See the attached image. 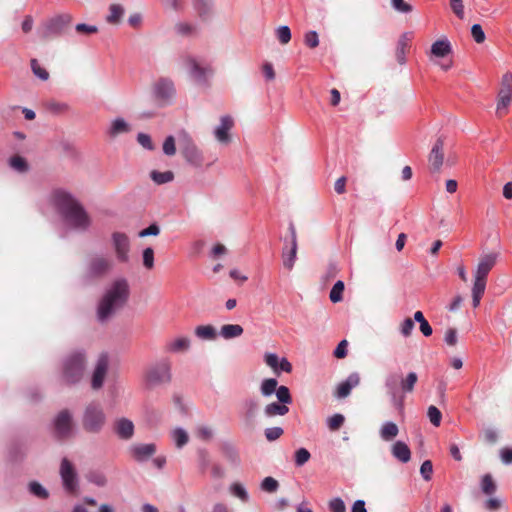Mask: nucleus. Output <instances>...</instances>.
Returning a JSON list of instances; mask_svg holds the SVG:
<instances>
[{
	"mask_svg": "<svg viewBox=\"0 0 512 512\" xmlns=\"http://www.w3.org/2000/svg\"><path fill=\"white\" fill-rule=\"evenodd\" d=\"M233 125V119L229 115L220 118V124L214 130V135L218 142L223 144L230 142L231 137L229 131L232 129Z\"/></svg>",
	"mask_w": 512,
	"mask_h": 512,
	"instance_id": "obj_19",
	"label": "nucleus"
},
{
	"mask_svg": "<svg viewBox=\"0 0 512 512\" xmlns=\"http://www.w3.org/2000/svg\"><path fill=\"white\" fill-rule=\"evenodd\" d=\"M512 101V73L506 72L501 79V87L498 92L497 110L498 116L506 113L508 106Z\"/></svg>",
	"mask_w": 512,
	"mask_h": 512,
	"instance_id": "obj_12",
	"label": "nucleus"
},
{
	"mask_svg": "<svg viewBox=\"0 0 512 512\" xmlns=\"http://www.w3.org/2000/svg\"><path fill=\"white\" fill-rule=\"evenodd\" d=\"M449 4L453 13L459 18H464V4L463 0H449Z\"/></svg>",
	"mask_w": 512,
	"mask_h": 512,
	"instance_id": "obj_62",
	"label": "nucleus"
},
{
	"mask_svg": "<svg viewBox=\"0 0 512 512\" xmlns=\"http://www.w3.org/2000/svg\"><path fill=\"white\" fill-rule=\"evenodd\" d=\"M398 426L391 421L385 422L380 429V437L384 441H390L398 435Z\"/></svg>",
	"mask_w": 512,
	"mask_h": 512,
	"instance_id": "obj_38",
	"label": "nucleus"
},
{
	"mask_svg": "<svg viewBox=\"0 0 512 512\" xmlns=\"http://www.w3.org/2000/svg\"><path fill=\"white\" fill-rule=\"evenodd\" d=\"M89 482L97 485L98 487H104L107 484V478L101 471H91L87 475Z\"/></svg>",
	"mask_w": 512,
	"mask_h": 512,
	"instance_id": "obj_47",
	"label": "nucleus"
},
{
	"mask_svg": "<svg viewBox=\"0 0 512 512\" xmlns=\"http://www.w3.org/2000/svg\"><path fill=\"white\" fill-rule=\"evenodd\" d=\"M275 393H276L278 402L283 403L285 405L292 403V396L290 394V390L288 387L283 386V385L279 386V387H277Z\"/></svg>",
	"mask_w": 512,
	"mask_h": 512,
	"instance_id": "obj_49",
	"label": "nucleus"
},
{
	"mask_svg": "<svg viewBox=\"0 0 512 512\" xmlns=\"http://www.w3.org/2000/svg\"><path fill=\"white\" fill-rule=\"evenodd\" d=\"M46 108L53 114L59 115L69 110L68 104L58 101H49L46 103Z\"/></svg>",
	"mask_w": 512,
	"mask_h": 512,
	"instance_id": "obj_48",
	"label": "nucleus"
},
{
	"mask_svg": "<svg viewBox=\"0 0 512 512\" xmlns=\"http://www.w3.org/2000/svg\"><path fill=\"white\" fill-rule=\"evenodd\" d=\"M392 455L402 463H407L411 458V451L408 445L397 441L392 446Z\"/></svg>",
	"mask_w": 512,
	"mask_h": 512,
	"instance_id": "obj_30",
	"label": "nucleus"
},
{
	"mask_svg": "<svg viewBox=\"0 0 512 512\" xmlns=\"http://www.w3.org/2000/svg\"><path fill=\"white\" fill-rule=\"evenodd\" d=\"M50 201L67 225L78 231H86L89 228L91 220L88 213L69 192L55 189L50 194Z\"/></svg>",
	"mask_w": 512,
	"mask_h": 512,
	"instance_id": "obj_2",
	"label": "nucleus"
},
{
	"mask_svg": "<svg viewBox=\"0 0 512 512\" xmlns=\"http://www.w3.org/2000/svg\"><path fill=\"white\" fill-rule=\"evenodd\" d=\"M451 52V44L447 39L437 40L431 46V54L438 58H443Z\"/></svg>",
	"mask_w": 512,
	"mask_h": 512,
	"instance_id": "obj_33",
	"label": "nucleus"
},
{
	"mask_svg": "<svg viewBox=\"0 0 512 512\" xmlns=\"http://www.w3.org/2000/svg\"><path fill=\"white\" fill-rule=\"evenodd\" d=\"M31 69L33 74L38 77L39 79L46 81L49 79V73L48 71L41 67L39 62L36 59L31 60Z\"/></svg>",
	"mask_w": 512,
	"mask_h": 512,
	"instance_id": "obj_52",
	"label": "nucleus"
},
{
	"mask_svg": "<svg viewBox=\"0 0 512 512\" xmlns=\"http://www.w3.org/2000/svg\"><path fill=\"white\" fill-rule=\"evenodd\" d=\"M178 144L181 154L189 164L195 167L202 165L203 154L186 131L178 133Z\"/></svg>",
	"mask_w": 512,
	"mask_h": 512,
	"instance_id": "obj_8",
	"label": "nucleus"
},
{
	"mask_svg": "<svg viewBox=\"0 0 512 512\" xmlns=\"http://www.w3.org/2000/svg\"><path fill=\"white\" fill-rule=\"evenodd\" d=\"M175 32L182 37H194L199 33V26L195 22L181 21L175 24Z\"/></svg>",
	"mask_w": 512,
	"mask_h": 512,
	"instance_id": "obj_26",
	"label": "nucleus"
},
{
	"mask_svg": "<svg viewBox=\"0 0 512 512\" xmlns=\"http://www.w3.org/2000/svg\"><path fill=\"white\" fill-rule=\"evenodd\" d=\"M278 382L274 378L264 379L260 386L261 394L265 397L271 396L277 389Z\"/></svg>",
	"mask_w": 512,
	"mask_h": 512,
	"instance_id": "obj_41",
	"label": "nucleus"
},
{
	"mask_svg": "<svg viewBox=\"0 0 512 512\" xmlns=\"http://www.w3.org/2000/svg\"><path fill=\"white\" fill-rule=\"evenodd\" d=\"M114 268L113 259L105 254H92L86 263L83 280L90 283L108 276Z\"/></svg>",
	"mask_w": 512,
	"mask_h": 512,
	"instance_id": "obj_5",
	"label": "nucleus"
},
{
	"mask_svg": "<svg viewBox=\"0 0 512 512\" xmlns=\"http://www.w3.org/2000/svg\"><path fill=\"white\" fill-rule=\"evenodd\" d=\"M124 15V8L120 4H111L109 6V14L106 17V21L109 24H119Z\"/></svg>",
	"mask_w": 512,
	"mask_h": 512,
	"instance_id": "obj_36",
	"label": "nucleus"
},
{
	"mask_svg": "<svg viewBox=\"0 0 512 512\" xmlns=\"http://www.w3.org/2000/svg\"><path fill=\"white\" fill-rule=\"evenodd\" d=\"M265 363L273 369L274 373L279 375L281 372L290 373L292 365L287 358H279L275 353H266L264 356Z\"/></svg>",
	"mask_w": 512,
	"mask_h": 512,
	"instance_id": "obj_16",
	"label": "nucleus"
},
{
	"mask_svg": "<svg viewBox=\"0 0 512 512\" xmlns=\"http://www.w3.org/2000/svg\"><path fill=\"white\" fill-rule=\"evenodd\" d=\"M474 284L472 287V303L473 307H478L480 304V300L485 292L486 288V278L474 276Z\"/></svg>",
	"mask_w": 512,
	"mask_h": 512,
	"instance_id": "obj_28",
	"label": "nucleus"
},
{
	"mask_svg": "<svg viewBox=\"0 0 512 512\" xmlns=\"http://www.w3.org/2000/svg\"><path fill=\"white\" fill-rule=\"evenodd\" d=\"M29 492L40 499H47L49 496L48 491L37 481L29 483Z\"/></svg>",
	"mask_w": 512,
	"mask_h": 512,
	"instance_id": "obj_45",
	"label": "nucleus"
},
{
	"mask_svg": "<svg viewBox=\"0 0 512 512\" xmlns=\"http://www.w3.org/2000/svg\"><path fill=\"white\" fill-rule=\"evenodd\" d=\"M420 473L424 480H431L433 474V464L430 460H425L422 463L420 467Z\"/></svg>",
	"mask_w": 512,
	"mask_h": 512,
	"instance_id": "obj_60",
	"label": "nucleus"
},
{
	"mask_svg": "<svg viewBox=\"0 0 512 512\" xmlns=\"http://www.w3.org/2000/svg\"><path fill=\"white\" fill-rule=\"evenodd\" d=\"M150 177L156 184L162 185L171 182L174 179V174L172 171L160 172L153 170Z\"/></svg>",
	"mask_w": 512,
	"mask_h": 512,
	"instance_id": "obj_40",
	"label": "nucleus"
},
{
	"mask_svg": "<svg viewBox=\"0 0 512 512\" xmlns=\"http://www.w3.org/2000/svg\"><path fill=\"white\" fill-rule=\"evenodd\" d=\"M481 488L482 491L487 495H491L496 491V484L493 481V478L490 474H486L483 476Z\"/></svg>",
	"mask_w": 512,
	"mask_h": 512,
	"instance_id": "obj_51",
	"label": "nucleus"
},
{
	"mask_svg": "<svg viewBox=\"0 0 512 512\" xmlns=\"http://www.w3.org/2000/svg\"><path fill=\"white\" fill-rule=\"evenodd\" d=\"M304 43L309 48H316L319 45V37L316 31H309L304 35Z\"/></svg>",
	"mask_w": 512,
	"mask_h": 512,
	"instance_id": "obj_58",
	"label": "nucleus"
},
{
	"mask_svg": "<svg viewBox=\"0 0 512 512\" xmlns=\"http://www.w3.org/2000/svg\"><path fill=\"white\" fill-rule=\"evenodd\" d=\"M289 245V249L287 245L284 247L282 251V259L284 268L290 271L293 269L297 258L298 245L294 243H289Z\"/></svg>",
	"mask_w": 512,
	"mask_h": 512,
	"instance_id": "obj_27",
	"label": "nucleus"
},
{
	"mask_svg": "<svg viewBox=\"0 0 512 512\" xmlns=\"http://www.w3.org/2000/svg\"><path fill=\"white\" fill-rule=\"evenodd\" d=\"M345 418L342 414H334L328 418V427L331 431L338 430L344 423Z\"/></svg>",
	"mask_w": 512,
	"mask_h": 512,
	"instance_id": "obj_57",
	"label": "nucleus"
},
{
	"mask_svg": "<svg viewBox=\"0 0 512 512\" xmlns=\"http://www.w3.org/2000/svg\"><path fill=\"white\" fill-rule=\"evenodd\" d=\"M130 297V285L127 279L121 277L112 281L98 301L97 320L105 323L112 319L117 312L125 307Z\"/></svg>",
	"mask_w": 512,
	"mask_h": 512,
	"instance_id": "obj_1",
	"label": "nucleus"
},
{
	"mask_svg": "<svg viewBox=\"0 0 512 512\" xmlns=\"http://www.w3.org/2000/svg\"><path fill=\"white\" fill-rule=\"evenodd\" d=\"M191 341L187 336L170 339L165 344V351L168 353H183L190 349Z\"/></svg>",
	"mask_w": 512,
	"mask_h": 512,
	"instance_id": "obj_24",
	"label": "nucleus"
},
{
	"mask_svg": "<svg viewBox=\"0 0 512 512\" xmlns=\"http://www.w3.org/2000/svg\"><path fill=\"white\" fill-rule=\"evenodd\" d=\"M194 8L203 21L208 20L213 15V2L212 0H196Z\"/></svg>",
	"mask_w": 512,
	"mask_h": 512,
	"instance_id": "obj_29",
	"label": "nucleus"
},
{
	"mask_svg": "<svg viewBox=\"0 0 512 512\" xmlns=\"http://www.w3.org/2000/svg\"><path fill=\"white\" fill-rule=\"evenodd\" d=\"M471 35L474 41L478 44H481L485 41V33L480 24H474L471 27Z\"/></svg>",
	"mask_w": 512,
	"mask_h": 512,
	"instance_id": "obj_59",
	"label": "nucleus"
},
{
	"mask_svg": "<svg viewBox=\"0 0 512 512\" xmlns=\"http://www.w3.org/2000/svg\"><path fill=\"white\" fill-rule=\"evenodd\" d=\"M114 431L122 440H130L134 435V424L127 418H120L114 423Z\"/></svg>",
	"mask_w": 512,
	"mask_h": 512,
	"instance_id": "obj_23",
	"label": "nucleus"
},
{
	"mask_svg": "<svg viewBox=\"0 0 512 512\" xmlns=\"http://www.w3.org/2000/svg\"><path fill=\"white\" fill-rule=\"evenodd\" d=\"M329 509L331 512H346V506L344 501L337 497L329 502Z\"/></svg>",
	"mask_w": 512,
	"mask_h": 512,
	"instance_id": "obj_64",
	"label": "nucleus"
},
{
	"mask_svg": "<svg viewBox=\"0 0 512 512\" xmlns=\"http://www.w3.org/2000/svg\"><path fill=\"white\" fill-rule=\"evenodd\" d=\"M185 66L187 67L189 74L197 83H205L207 80V74L210 72L208 67H203L196 58L188 56L184 60Z\"/></svg>",
	"mask_w": 512,
	"mask_h": 512,
	"instance_id": "obj_15",
	"label": "nucleus"
},
{
	"mask_svg": "<svg viewBox=\"0 0 512 512\" xmlns=\"http://www.w3.org/2000/svg\"><path fill=\"white\" fill-rule=\"evenodd\" d=\"M85 366L86 357L83 352L69 354L62 363V381L67 385L78 383L83 377Z\"/></svg>",
	"mask_w": 512,
	"mask_h": 512,
	"instance_id": "obj_6",
	"label": "nucleus"
},
{
	"mask_svg": "<svg viewBox=\"0 0 512 512\" xmlns=\"http://www.w3.org/2000/svg\"><path fill=\"white\" fill-rule=\"evenodd\" d=\"M71 20L72 17L69 14L58 15L50 19L45 24L43 36L47 38L52 35H60Z\"/></svg>",
	"mask_w": 512,
	"mask_h": 512,
	"instance_id": "obj_14",
	"label": "nucleus"
},
{
	"mask_svg": "<svg viewBox=\"0 0 512 512\" xmlns=\"http://www.w3.org/2000/svg\"><path fill=\"white\" fill-rule=\"evenodd\" d=\"M107 424V415L100 402L88 403L81 415L82 429L88 434H99Z\"/></svg>",
	"mask_w": 512,
	"mask_h": 512,
	"instance_id": "obj_4",
	"label": "nucleus"
},
{
	"mask_svg": "<svg viewBox=\"0 0 512 512\" xmlns=\"http://www.w3.org/2000/svg\"><path fill=\"white\" fill-rule=\"evenodd\" d=\"M417 381L418 375L415 372H409L405 377L401 376L399 395L405 396V394L412 393Z\"/></svg>",
	"mask_w": 512,
	"mask_h": 512,
	"instance_id": "obj_32",
	"label": "nucleus"
},
{
	"mask_svg": "<svg viewBox=\"0 0 512 512\" xmlns=\"http://www.w3.org/2000/svg\"><path fill=\"white\" fill-rule=\"evenodd\" d=\"M360 383V376L357 372L351 373L346 380L339 383L337 386L335 396L339 399L346 398L350 395L351 390L357 387Z\"/></svg>",
	"mask_w": 512,
	"mask_h": 512,
	"instance_id": "obj_20",
	"label": "nucleus"
},
{
	"mask_svg": "<svg viewBox=\"0 0 512 512\" xmlns=\"http://www.w3.org/2000/svg\"><path fill=\"white\" fill-rule=\"evenodd\" d=\"M443 147V140L438 138L429 154L430 169L433 172H439L442 167L444 160Z\"/></svg>",
	"mask_w": 512,
	"mask_h": 512,
	"instance_id": "obj_21",
	"label": "nucleus"
},
{
	"mask_svg": "<svg viewBox=\"0 0 512 512\" xmlns=\"http://www.w3.org/2000/svg\"><path fill=\"white\" fill-rule=\"evenodd\" d=\"M311 457L310 452L306 448H299L295 452V464L300 467L309 461Z\"/></svg>",
	"mask_w": 512,
	"mask_h": 512,
	"instance_id": "obj_54",
	"label": "nucleus"
},
{
	"mask_svg": "<svg viewBox=\"0 0 512 512\" xmlns=\"http://www.w3.org/2000/svg\"><path fill=\"white\" fill-rule=\"evenodd\" d=\"M427 416L432 425H434L435 427L440 426L442 420V413L436 406L431 405L428 407Z\"/></svg>",
	"mask_w": 512,
	"mask_h": 512,
	"instance_id": "obj_50",
	"label": "nucleus"
},
{
	"mask_svg": "<svg viewBox=\"0 0 512 512\" xmlns=\"http://www.w3.org/2000/svg\"><path fill=\"white\" fill-rule=\"evenodd\" d=\"M9 163H10L11 168L19 173H24V172L28 171L27 161L19 155H15V156L11 157Z\"/></svg>",
	"mask_w": 512,
	"mask_h": 512,
	"instance_id": "obj_42",
	"label": "nucleus"
},
{
	"mask_svg": "<svg viewBox=\"0 0 512 512\" xmlns=\"http://www.w3.org/2000/svg\"><path fill=\"white\" fill-rule=\"evenodd\" d=\"M143 381L149 390L169 385L172 381L171 360L165 357L149 365L143 374Z\"/></svg>",
	"mask_w": 512,
	"mask_h": 512,
	"instance_id": "obj_3",
	"label": "nucleus"
},
{
	"mask_svg": "<svg viewBox=\"0 0 512 512\" xmlns=\"http://www.w3.org/2000/svg\"><path fill=\"white\" fill-rule=\"evenodd\" d=\"M499 253L492 252L482 255L475 270L474 276H479L487 279L489 272L497 263Z\"/></svg>",
	"mask_w": 512,
	"mask_h": 512,
	"instance_id": "obj_18",
	"label": "nucleus"
},
{
	"mask_svg": "<svg viewBox=\"0 0 512 512\" xmlns=\"http://www.w3.org/2000/svg\"><path fill=\"white\" fill-rule=\"evenodd\" d=\"M401 375L397 372L389 373L385 377L384 386L390 397L392 406L398 411L399 415H404V395H399Z\"/></svg>",
	"mask_w": 512,
	"mask_h": 512,
	"instance_id": "obj_9",
	"label": "nucleus"
},
{
	"mask_svg": "<svg viewBox=\"0 0 512 512\" xmlns=\"http://www.w3.org/2000/svg\"><path fill=\"white\" fill-rule=\"evenodd\" d=\"M243 334V328L238 324H225L221 327L220 335L224 339L237 338Z\"/></svg>",
	"mask_w": 512,
	"mask_h": 512,
	"instance_id": "obj_35",
	"label": "nucleus"
},
{
	"mask_svg": "<svg viewBox=\"0 0 512 512\" xmlns=\"http://www.w3.org/2000/svg\"><path fill=\"white\" fill-rule=\"evenodd\" d=\"M195 335L202 340H214L216 330L212 325H200L195 328Z\"/></svg>",
	"mask_w": 512,
	"mask_h": 512,
	"instance_id": "obj_39",
	"label": "nucleus"
},
{
	"mask_svg": "<svg viewBox=\"0 0 512 512\" xmlns=\"http://www.w3.org/2000/svg\"><path fill=\"white\" fill-rule=\"evenodd\" d=\"M260 488L264 492L275 493L279 488V483L275 478L268 476L262 480Z\"/></svg>",
	"mask_w": 512,
	"mask_h": 512,
	"instance_id": "obj_46",
	"label": "nucleus"
},
{
	"mask_svg": "<svg viewBox=\"0 0 512 512\" xmlns=\"http://www.w3.org/2000/svg\"><path fill=\"white\" fill-rule=\"evenodd\" d=\"M229 492L232 496L238 498L241 502L247 503L250 499L248 491L240 482H234L229 486Z\"/></svg>",
	"mask_w": 512,
	"mask_h": 512,
	"instance_id": "obj_37",
	"label": "nucleus"
},
{
	"mask_svg": "<svg viewBox=\"0 0 512 512\" xmlns=\"http://www.w3.org/2000/svg\"><path fill=\"white\" fill-rule=\"evenodd\" d=\"M163 152L167 156H173L176 153L175 138L168 136L163 143Z\"/></svg>",
	"mask_w": 512,
	"mask_h": 512,
	"instance_id": "obj_61",
	"label": "nucleus"
},
{
	"mask_svg": "<svg viewBox=\"0 0 512 512\" xmlns=\"http://www.w3.org/2000/svg\"><path fill=\"white\" fill-rule=\"evenodd\" d=\"M343 291H344V282L339 280L337 281L329 294V298L333 303L340 302L343 299Z\"/></svg>",
	"mask_w": 512,
	"mask_h": 512,
	"instance_id": "obj_43",
	"label": "nucleus"
},
{
	"mask_svg": "<svg viewBox=\"0 0 512 512\" xmlns=\"http://www.w3.org/2000/svg\"><path fill=\"white\" fill-rule=\"evenodd\" d=\"M111 244L117 261L119 263H128L131 251V242L128 235L124 232H113L111 234Z\"/></svg>",
	"mask_w": 512,
	"mask_h": 512,
	"instance_id": "obj_10",
	"label": "nucleus"
},
{
	"mask_svg": "<svg viewBox=\"0 0 512 512\" xmlns=\"http://www.w3.org/2000/svg\"><path fill=\"white\" fill-rule=\"evenodd\" d=\"M156 445L149 444H135L130 447L131 456L138 462H143L149 459L156 453Z\"/></svg>",
	"mask_w": 512,
	"mask_h": 512,
	"instance_id": "obj_22",
	"label": "nucleus"
},
{
	"mask_svg": "<svg viewBox=\"0 0 512 512\" xmlns=\"http://www.w3.org/2000/svg\"><path fill=\"white\" fill-rule=\"evenodd\" d=\"M59 473L64 489L74 493L78 488V475L74 465L67 458L62 459Z\"/></svg>",
	"mask_w": 512,
	"mask_h": 512,
	"instance_id": "obj_13",
	"label": "nucleus"
},
{
	"mask_svg": "<svg viewBox=\"0 0 512 512\" xmlns=\"http://www.w3.org/2000/svg\"><path fill=\"white\" fill-rule=\"evenodd\" d=\"M75 30L78 34H95L98 32V27L95 25H89L85 23H79L75 26Z\"/></svg>",
	"mask_w": 512,
	"mask_h": 512,
	"instance_id": "obj_63",
	"label": "nucleus"
},
{
	"mask_svg": "<svg viewBox=\"0 0 512 512\" xmlns=\"http://www.w3.org/2000/svg\"><path fill=\"white\" fill-rule=\"evenodd\" d=\"M176 95V88L172 79L160 77L151 85V97L159 107H165L172 103Z\"/></svg>",
	"mask_w": 512,
	"mask_h": 512,
	"instance_id": "obj_7",
	"label": "nucleus"
},
{
	"mask_svg": "<svg viewBox=\"0 0 512 512\" xmlns=\"http://www.w3.org/2000/svg\"><path fill=\"white\" fill-rule=\"evenodd\" d=\"M131 130V125L125 119L118 117L111 122L107 134L109 137L115 138L121 134L129 133Z\"/></svg>",
	"mask_w": 512,
	"mask_h": 512,
	"instance_id": "obj_25",
	"label": "nucleus"
},
{
	"mask_svg": "<svg viewBox=\"0 0 512 512\" xmlns=\"http://www.w3.org/2000/svg\"><path fill=\"white\" fill-rule=\"evenodd\" d=\"M276 37L281 44H287L291 40V30L288 26L283 25L277 28Z\"/></svg>",
	"mask_w": 512,
	"mask_h": 512,
	"instance_id": "obj_53",
	"label": "nucleus"
},
{
	"mask_svg": "<svg viewBox=\"0 0 512 512\" xmlns=\"http://www.w3.org/2000/svg\"><path fill=\"white\" fill-rule=\"evenodd\" d=\"M108 364L109 361L106 355H101L98 358L91 381L93 389L97 390L102 387L105 376L107 374Z\"/></svg>",
	"mask_w": 512,
	"mask_h": 512,
	"instance_id": "obj_17",
	"label": "nucleus"
},
{
	"mask_svg": "<svg viewBox=\"0 0 512 512\" xmlns=\"http://www.w3.org/2000/svg\"><path fill=\"white\" fill-rule=\"evenodd\" d=\"M289 412V407L280 402H272L265 406L264 414L267 417L284 416Z\"/></svg>",
	"mask_w": 512,
	"mask_h": 512,
	"instance_id": "obj_34",
	"label": "nucleus"
},
{
	"mask_svg": "<svg viewBox=\"0 0 512 512\" xmlns=\"http://www.w3.org/2000/svg\"><path fill=\"white\" fill-rule=\"evenodd\" d=\"M284 433L281 427H270L264 431L265 437L269 442L279 439Z\"/></svg>",
	"mask_w": 512,
	"mask_h": 512,
	"instance_id": "obj_55",
	"label": "nucleus"
},
{
	"mask_svg": "<svg viewBox=\"0 0 512 512\" xmlns=\"http://www.w3.org/2000/svg\"><path fill=\"white\" fill-rule=\"evenodd\" d=\"M143 265L149 270L154 267V250L151 247L143 250Z\"/></svg>",
	"mask_w": 512,
	"mask_h": 512,
	"instance_id": "obj_56",
	"label": "nucleus"
},
{
	"mask_svg": "<svg viewBox=\"0 0 512 512\" xmlns=\"http://www.w3.org/2000/svg\"><path fill=\"white\" fill-rule=\"evenodd\" d=\"M172 437L178 448H182L189 440L188 433L182 428H176L172 432Z\"/></svg>",
	"mask_w": 512,
	"mask_h": 512,
	"instance_id": "obj_44",
	"label": "nucleus"
},
{
	"mask_svg": "<svg viewBox=\"0 0 512 512\" xmlns=\"http://www.w3.org/2000/svg\"><path fill=\"white\" fill-rule=\"evenodd\" d=\"M411 41V35L409 33H405L400 36L397 47H396V60L400 65L405 64L406 62V50L409 46V43Z\"/></svg>",
	"mask_w": 512,
	"mask_h": 512,
	"instance_id": "obj_31",
	"label": "nucleus"
},
{
	"mask_svg": "<svg viewBox=\"0 0 512 512\" xmlns=\"http://www.w3.org/2000/svg\"><path fill=\"white\" fill-rule=\"evenodd\" d=\"M55 435L59 439H68L74 434L73 415L68 409L61 410L54 419Z\"/></svg>",
	"mask_w": 512,
	"mask_h": 512,
	"instance_id": "obj_11",
	"label": "nucleus"
}]
</instances>
